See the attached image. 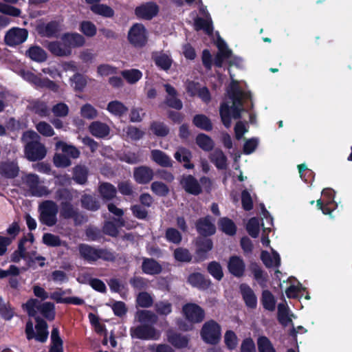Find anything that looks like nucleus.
Masks as SVG:
<instances>
[{"mask_svg": "<svg viewBox=\"0 0 352 352\" xmlns=\"http://www.w3.org/2000/svg\"><path fill=\"white\" fill-rule=\"evenodd\" d=\"M231 82L226 90V97L230 100L232 104L230 106L224 102L220 108V115L223 124L230 127L232 120H236L241 117V113L244 111L243 107V100L251 99V93L245 91L242 86V82L234 80L232 75Z\"/></svg>", "mask_w": 352, "mask_h": 352, "instance_id": "obj_1", "label": "nucleus"}, {"mask_svg": "<svg viewBox=\"0 0 352 352\" xmlns=\"http://www.w3.org/2000/svg\"><path fill=\"white\" fill-rule=\"evenodd\" d=\"M135 318L142 325L131 330L133 337L141 339H155L159 336V333L148 325L157 322L156 314L151 311L140 310L137 312Z\"/></svg>", "mask_w": 352, "mask_h": 352, "instance_id": "obj_2", "label": "nucleus"}, {"mask_svg": "<svg viewBox=\"0 0 352 352\" xmlns=\"http://www.w3.org/2000/svg\"><path fill=\"white\" fill-rule=\"evenodd\" d=\"M22 140L25 143V154L30 161L40 160L46 155L45 146L39 142L38 135L33 131H28L23 133Z\"/></svg>", "mask_w": 352, "mask_h": 352, "instance_id": "obj_3", "label": "nucleus"}, {"mask_svg": "<svg viewBox=\"0 0 352 352\" xmlns=\"http://www.w3.org/2000/svg\"><path fill=\"white\" fill-rule=\"evenodd\" d=\"M34 237L32 234L29 236V239H23L16 250L11 256V261L13 262H19L21 259H24L28 263H34L36 261H40L39 265L41 267L45 265V258L43 256H37L36 251L32 249Z\"/></svg>", "mask_w": 352, "mask_h": 352, "instance_id": "obj_4", "label": "nucleus"}, {"mask_svg": "<svg viewBox=\"0 0 352 352\" xmlns=\"http://www.w3.org/2000/svg\"><path fill=\"white\" fill-rule=\"evenodd\" d=\"M182 314L186 322H179V327L183 331L192 329L194 324L201 322L205 317L204 310L195 303L184 305L182 307Z\"/></svg>", "mask_w": 352, "mask_h": 352, "instance_id": "obj_5", "label": "nucleus"}, {"mask_svg": "<svg viewBox=\"0 0 352 352\" xmlns=\"http://www.w3.org/2000/svg\"><path fill=\"white\" fill-rule=\"evenodd\" d=\"M23 307L30 316H35L37 311H40L47 319L53 320L54 318V306L51 302H44L40 305L37 300L30 299Z\"/></svg>", "mask_w": 352, "mask_h": 352, "instance_id": "obj_6", "label": "nucleus"}, {"mask_svg": "<svg viewBox=\"0 0 352 352\" xmlns=\"http://www.w3.org/2000/svg\"><path fill=\"white\" fill-rule=\"evenodd\" d=\"M217 47L219 52L214 59V64L218 67H221L223 61H227L230 65H236L241 66L242 65V60L239 57H232L231 51L228 49L224 41L219 38L216 41Z\"/></svg>", "mask_w": 352, "mask_h": 352, "instance_id": "obj_7", "label": "nucleus"}, {"mask_svg": "<svg viewBox=\"0 0 352 352\" xmlns=\"http://www.w3.org/2000/svg\"><path fill=\"white\" fill-rule=\"evenodd\" d=\"M36 333L34 331L33 323L31 321H28L27 322L25 327L27 338L28 340L34 338L38 342H45L47 340L49 334L47 331V324L44 320L39 318H36Z\"/></svg>", "mask_w": 352, "mask_h": 352, "instance_id": "obj_8", "label": "nucleus"}, {"mask_svg": "<svg viewBox=\"0 0 352 352\" xmlns=\"http://www.w3.org/2000/svg\"><path fill=\"white\" fill-rule=\"evenodd\" d=\"M128 40L136 47H142L148 41V31L141 23H135L129 30Z\"/></svg>", "mask_w": 352, "mask_h": 352, "instance_id": "obj_9", "label": "nucleus"}, {"mask_svg": "<svg viewBox=\"0 0 352 352\" xmlns=\"http://www.w3.org/2000/svg\"><path fill=\"white\" fill-rule=\"evenodd\" d=\"M316 206L324 214L333 218L331 213L337 207L334 201L333 190L331 188L324 189L322 192V198L316 201Z\"/></svg>", "mask_w": 352, "mask_h": 352, "instance_id": "obj_10", "label": "nucleus"}, {"mask_svg": "<svg viewBox=\"0 0 352 352\" xmlns=\"http://www.w3.org/2000/svg\"><path fill=\"white\" fill-rule=\"evenodd\" d=\"M201 336L206 342L216 344L221 338V327L217 322L209 320L203 325Z\"/></svg>", "mask_w": 352, "mask_h": 352, "instance_id": "obj_11", "label": "nucleus"}, {"mask_svg": "<svg viewBox=\"0 0 352 352\" xmlns=\"http://www.w3.org/2000/svg\"><path fill=\"white\" fill-rule=\"evenodd\" d=\"M40 220L44 224L52 226L56 222V214L58 207L55 203L52 201H46L42 203L39 206Z\"/></svg>", "mask_w": 352, "mask_h": 352, "instance_id": "obj_12", "label": "nucleus"}, {"mask_svg": "<svg viewBox=\"0 0 352 352\" xmlns=\"http://www.w3.org/2000/svg\"><path fill=\"white\" fill-rule=\"evenodd\" d=\"M28 36V32L23 28H13L7 32L5 42L9 46H15L25 42Z\"/></svg>", "mask_w": 352, "mask_h": 352, "instance_id": "obj_13", "label": "nucleus"}, {"mask_svg": "<svg viewBox=\"0 0 352 352\" xmlns=\"http://www.w3.org/2000/svg\"><path fill=\"white\" fill-rule=\"evenodd\" d=\"M159 8L155 3L148 2L137 7L135 12L138 18L151 19L157 14Z\"/></svg>", "mask_w": 352, "mask_h": 352, "instance_id": "obj_14", "label": "nucleus"}, {"mask_svg": "<svg viewBox=\"0 0 352 352\" xmlns=\"http://www.w3.org/2000/svg\"><path fill=\"white\" fill-rule=\"evenodd\" d=\"M24 182L30 188L32 195L35 196H43L47 193V189L39 185V181L37 175L29 174L24 177Z\"/></svg>", "mask_w": 352, "mask_h": 352, "instance_id": "obj_15", "label": "nucleus"}, {"mask_svg": "<svg viewBox=\"0 0 352 352\" xmlns=\"http://www.w3.org/2000/svg\"><path fill=\"white\" fill-rule=\"evenodd\" d=\"M228 268L229 272L236 277L243 275L245 265L243 259L237 256H231L228 261Z\"/></svg>", "mask_w": 352, "mask_h": 352, "instance_id": "obj_16", "label": "nucleus"}, {"mask_svg": "<svg viewBox=\"0 0 352 352\" xmlns=\"http://www.w3.org/2000/svg\"><path fill=\"white\" fill-rule=\"evenodd\" d=\"M200 12L205 19L197 18L195 21V28L196 30H203L206 34H210L213 30L211 19L206 13V8H201Z\"/></svg>", "mask_w": 352, "mask_h": 352, "instance_id": "obj_17", "label": "nucleus"}, {"mask_svg": "<svg viewBox=\"0 0 352 352\" xmlns=\"http://www.w3.org/2000/svg\"><path fill=\"white\" fill-rule=\"evenodd\" d=\"M61 39L63 43L70 49L72 47H82L85 43V38L81 34L76 32L65 34L63 35Z\"/></svg>", "mask_w": 352, "mask_h": 352, "instance_id": "obj_18", "label": "nucleus"}, {"mask_svg": "<svg viewBox=\"0 0 352 352\" xmlns=\"http://www.w3.org/2000/svg\"><path fill=\"white\" fill-rule=\"evenodd\" d=\"M134 178L140 184L148 183L153 177V170L146 166L136 168L134 170Z\"/></svg>", "mask_w": 352, "mask_h": 352, "instance_id": "obj_19", "label": "nucleus"}, {"mask_svg": "<svg viewBox=\"0 0 352 352\" xmlns=\"http://www.w3.org/2000/svg\"><path fill=\"white\" fill-rule=\"evenodd\" d=\"M164 87L167 93L166 104L172 108L181 109L183 106L182 102L177 98V91L175 89L168 84L164 85Z\"/></svg>", "mask_w": 352, "mask_h": 352, "instance_id": "obj_20", "label": "nucleus"}, {"mask_svg": "<svg viewBox=\"0 0 352 352\" xmlns=\"http://www.w3.org/2000/svg\"><path fill=\"white\" fill-rule=\"evenodd\" d=\"M261 258L267 267H278L280 265V256L274 250H272L271 253L263 251Z\"/></svg>", "mask_w": 352, "mask_h": 352, "instance_id": "obj_21", "label": "nucleus"}, {"mask_svg": "<svg viewBox=\"0 0 352 352\" xmlns=\"http://www.w3.org/2000/svg\"><path fill=\"white\" fill-rule=\"evenodd\" d=\"M240 289L246 305L250 308H255L257 305V298L252 289L245 284H242Z\"/></svg>", "mask_w": 352, "mask_h": 352, "instance_id": "obj_22", "label": "nucleus"}, {"mask_svg": "<svg viewBox=\"0 0 352 352\" xmlns=\"http://www.w3.org/2000/svg\"><path fill=\"white\" fill-rule=\"evenodd\" d=\"M181 184L186 191L189 193L198 195L201 192V187L197 181L190 175L184 177Z\"/></svg>", "mask_w": 352, "mask_h": 352, "instance_id": "obj_23", "label": "nucleus"}, {"mask_svg": "<svg viewBox=\"0 0 352 352\" xmlns=\"http://www.w3.org/2000/svg\"><path fill=\"white\" fill-rule=\"evenodd\" d=\"M25 55L36 62H43L47 59V53L38 45H32L26 51Z\"/></svg>", "mask_w": 352, "mask_h": 352, "instance_id": "obj_24", "label": "nucleus"}, {"mask_svg": "<svg viewBox=\"0 0 352 352\" xmlns=\"http://www.w3.org/2000/svg\"><path fill=\"white\" fill-rule=\"evenodd\" d=\"M198 232L203 235H211L215 232V226L209 217L200 219L197 224Z\"/></svg>", "mask_w": 352, "mask_h": 352, "instance_id": "obj_25", "label": "nucleus"}, {"mask_svg": "<svg viewBox=\"0 0 352 352\" xmlns=\"http://www.w3.org/2000/svg\"><path fill=\"white\" fill-rule=\"evenodd\" d=\"M90 133L98 138H103L109 133V127L104 123L94 122L89 126Z\"/></svg>", "mask_w": 352, "mask_h": 352, "instance_id": "obj_26", "label": "nucleus"}, {"mask_svg": "<svg viewBox=\"0 0 352 352\" xmlns=\"http://www.w3.org/2000/svg\"><path fill=\"white\" fill-rule=\"evenodd\" d=\"M174 156L177 161L184 163V166L186 168H192L193 167V165L190 163L192 154L188 149L184 147H179Z\"/></svg>", "mask_w": 352, "mask_h": 352, "instance_id": "obj_27", "label": "nucleus"}, {"mask_svg": "<svg viewBox=\"0 0 352 352\" xmlns=\"http://www.w3.org/2000/svg\"><path fill=\"white\" fill-rule=\"evenodd\" d=\"M50 51L57 56H69L72 53L71 49L66 46L65 43L63 44L58 42H52L48 44Z\"/></svg>", "mask_w": 352, "mask_h": 352, "instance_id": "obj_28", "label": "nucleus"}, {"mask_svg": "<svg viewBox=\"0 0 352 352\" xmlns=\"http://www.w3.org/2000/svg\"><path fill=\"white\" fill-rule=\"evenodd\" d=\"M107 111L115 116H122L128 110L127 107L118 100H113L107 104Z\"/></svg>", "mask_w": 352, "mask_h": 352, "instance_id": "obj_29", "label": "nucleus"}, {"mask_svg": "<svg viewBox=\"0 0 352 352\" xmlns=\"http://www.w3.org/2000/svg\"><path fill=\"white\" fill-rule=\"evenodd\" d=\"M142 267L143 272L148 274H157L162 271L161 265L153 259H144Z\"/></svg>", "mask_w": 352, "mask_h": 352, "instance_id": "obj_30", "label": "nucleus"}, {"mask_svg": "<svg viewBox=\"0 0 352 352\" xmlns=\"http://www.w3.org/2000/svg\"><path fill=\"white\" fill-rule=\"evenodd\" d=\"M56 151H60L68 157L77 158L79 156V151L72 145H69L64 142L58 141L56 144Z\"/></svg>", "mask_w": 352, "mask_h": 352, "instance_id": "obj_31", "label": "nucleus"}, {"mask_svg": "<svg viewBox=\"0 0 352 352\" xmlns=\"http://www.w3.org/2000/svg\"><path fill=\"white\" fill-rule=\"evenodd\" d=\"M153 59L156 65L164 70H168L170 67L173 62L170 56L164 53L155 54Z\"/></svg>", "mask_w": 352, "mask_h": 352, "instance_id": "obj_32", "label": "nucleus"}, {"mask_svg": "<svg viewBox=\"0 0 352 352\" xmlns=\"http://www.w3.org/2000/svg\"><path fill=\"white\" fill-rule=\"evenodd\" d=\"M122 76L129 84H135L142 77L141 71L137 69H130L123 70L121 72Z\"/></svg>", "mask_w": 352, "mask_h": 352, "instance_id": "obj_33", "label": "nucleus"}, {"mask_svg": "<svg viewBox=\"0 0 352 352\" xmlns=\"http://www.w3.org/2000/svg\"><path fill=\"white\" fill-rule=\"evenodd\" d=\"M151 158L162 166H170L172 164L170 158L160 150H153L151 151Z\"/></svg>", "mask_w": 352, "mask_h": 352, "instance_id": "obj_34", "label": "nucleus"}, {"mask_svg": "<svg viewBox=\"0 0 352 352\" xmlns=\"http://www.w3.org/2000/svg\"><path fill=\"white\" fill-rule=\"evenodd\" d=\"M188 281L191 285L202 289L208 287L210 285V281L206 280L203 275L199 273L190 274Z\"/></svg>", "mask_w": 352, "mask_h": 352, "instance_id": "obj_35", "label": "nucleus"}, {"mask_svg": "<svg viewBox=\"0 0 352 352\" xmlns=\"http://www.w3.org/2000/svg\"><path fill=\"white\" fill-rule=\"evenodd\" d=\"M292 314H289L287 305L285 303H280L278 305V317L280 323L284 325L288 324L292 322Z\"/></svg>", "mask_w": 352, "mask_h": 352, "instance_id": "obj_36", "label": "nucleus"}, {"mask_svg": "<svg viewBox=\"0 0 352 352\" xmlns=\"http://www.w3.org/2000/svg\"><path fill=\"white\" fill-rule=\"evenodd\" d=\"M52 346L50 352H63V342L58 336V330L57 328H53L51 334Z\"/></svg>", "mask_w": 352, "mask_h": 352, "instance_id": "obj_37", "label": "nucleus"}, {"mask_svg": "<svg viewBox=\"0 0 352 352\" xmlns=\"http://www.w3.org/2000/svg\"><path fill=\"white\" fill-rule=\"evenodd\" d=\"M91 10L98 15H101L104 17H111L113 15V10L109 6L100 4L96 3L91 6Z\"/></svg>", "mask_w": 352, "mask_h": 352, "instance_id": "obj_38", "label": "nucleus"}, {"mask_svg": "<svg viewBox=\"0 0 352 352\" xmlns=\"http://www.w3.org/2000/svg\"><path fill=\"white\" fill-rule=\"evenodd\" d=\"M261 302L263 307L269 311L275 309L276 300L273 294L268 290H264L262 294Z\"/></svg>", "mask_w": 352, "mask_h": 352, "instance_id": "obj_39", "label": "nucleus"}, {"mask_svg": "<svg viewBox=\"0 0 352 352\" xmlns=\"http://www.w3.org/2000/svg\"><path fill=\"white\" fill-rule=\"evenodd\" d=\"M211 161L215 164V166L219 168H225L227 166L226 157L223 153L220 150H215L211 154Z\"/></svg>", "mask_w": 352, "mask_h": 352, "instance_id": "obj_40", "label": "nucleus"}, {"mask_svg": "<svg viewBox=\"0 0 352 352\" xmlns=\"http://www.w3.org/2000/svg\"><path fill=\"white\" fill-rule=\"evenodd\" d=\"M18 172L19 168L14 162H6L1 166V173L7 177H14Z\"/></svg>", "mask_w": 352, "mask_h": 352, "instance_id": "obj_41", "label": "nucleus"}, {"mask_svg": "<svg viewBox=\"0 0 352 352\" xmlns=\"http://www.w3.org/2000/svg\"><path fill=\"white\" fill-rule=\"evenodd\" d=\"M197 144L204 151H210L213 146V141L206 135L201 133L196 138Z\"/></svg>", "mask_w": 352, "mask_h": 352, "instance_id": "obj_42", "label": "nucleus"}, {"mask_svg": "<svg viewBox=\"0 0 352 352\" xmlns=\"http://www.w3.org/2000/svg\"><path fill=\"white\" fill-rule=\"evenodd\" d=\"M220 229L227 234L233 235L236 232V226L233 221L228 218H222L219 221Z\"/></svg>", "mask_w": 352, "mask_h": 352, "instance_id": "obj_43", "label": "nucleus"}, {"mask_svg": "<svg viewBox=\"0 0 352 352\" xmlns=\"http://www.w3.org/2000/svg\"><path fill=\"white\" fill-rule=\"evenodd\" d=\"M289 283V287L285 290L286 295L288 298H296L301 289L300 283L294 278L288 279Z\"/></svg>", "mask_w": 352, "mask_h": 352, "instance_id": "obj_44", "label": "nucleus"}, {"mask_svg": "<svg viewBox=\"0 0 352 352\" xmlns=\"http://www.w3.org/2000/svg\"><path fill=\"white\" fill-rule=\"evenodd\" d=\"M99 192L103 199H111L115 197L116 190L113 185L108 183H104L100 186Z\"/></svg>", "mask_w": 352, "mask_h": 352, "instance_id": "obj_45", "label": "nucleus"}, {"mask_svg": "<svg viewBox=\"0 0 352 352\" xmlns=\"http://www.w3.org/2000/svg\"><path fill=\"white\" fill-rule=\"evenodd\" d=\"M80 31L88 37H93L96 34V26L91 21H84L80 24Z\"/></svg>", "mask_w": 352, "mask_h": 352, "instance_id": "obj_46", "label": "nucleus"}, {"mask_svg": "<svg viewBox=\"0 0 352 352\" xmlns=\"http://www.w3.org/2000/svg\"><path fill=\"white\" fill-rule=\"evenodd\" d=\"M155 310L160 316H167L172 312V304L166 300H160L155 304Z\"/></svg>", "mask_w": 352, "mask_h": 352, "instance_id": "obj_47", "label": "nucleus"}, {"mask_svg": "<svg viewBox=\"0 0 352 352\" xmlns=\"http://www.w3.org/2000/svg\"><path fill=\"white\" fill-rule=\"evenodd\" d=\"M194 124L206 131H209L212 129V124L210 120L204 115H197L193 119Z\"/></svg>", "mask_w": 352, "mask_h": 352, "instance_id": "obj_48", "label": "nucleus"}, {"mask_svg": "<svg viewBox=\"0 0 352 352\" xmlns=\"http://www.w3.org/2000/svg\"><path fill=\"white\" fill-rule=\"evenodd\" d=\"M136 302L141 307H149L153 303V298L150 294L142 292L138 295Z\"/></svg>", "mask_w": 352, "mask_h": 352, "instance_id": "obj_49", "label": "nucleus"}, {"mask_svg": "<svg viewBox=\"0 0 352 352\" xmlns=\"http://www.w3.org/2000/svg\"><path fill=\"white\" fill-rule=\"evenodd\" d=\"M257 344L259 352H276L270 340L265 336L258 339Z\"/></svg>", "mask_w": 352, "mask_h": 352, "instance_id": "obj_50", "label": "nucleus"}, {"mask_svg": "<svg viewBox=\"0 0 352 352\" xmlns=\"http://www.w3.org/2000/svg\"><path fill=\"white\" fill-rule=\"evenodd\" d=\"M80 115L86 119L92 120L97 117V110L90 104H85L80 108Z\"/></svg>", "mask_w": 352, "mask_h": 352, "instance_id": "obj_51", "label": "nucleus"}, {"mask_svg": "<svg viewBox=\"0 0 352 352\" xmlns=\"http://www.w3.org/2000/svg\"><path fill=\"white\" fill-rule=\"evenodd\" d=\"M79 251L80 254L87 260L94 261L98 256L95 250L86 245H81L79 247Z\"/></svg>", "mask_w": 352, "mask_h": 352, "instance_id": "obj_52", "label": "nucleus"}, {"mask_svg": "<svg viewBox=\"0 0 352 352\" xmlns=\"http://www.w3.org/2000/svg\"><path fill=\"white\" fill-rule=\"evenodd\" d=\"M43 242L47 246L52 247L65 245V243L61 242L58 236L50 233L44 234L43 236Z\"/></svg>", "mask_w": 352, "mask_h": 352, "instance_id": "obj_53", "label": "nucleus"}, {"mask_svg": "<svg viewBox=\"0 0 352 352\" xmlns=\"http://www.w3.org/2000/svg\"><path fill=\"white\" fill-rule=\"evenodd\" d=\"M224 342L226 346L232 350L235 349L238 344V339L236 335L232 331H228L224 336Z\"/></svg>", "mask_w": 352, "mask_h": 352, "instance_id": "obj_54", "label": "nucleus"}, {"mask_svg": "<svg viewBox=\"0 0 352 352\" xmlns=\"http://www.w3.org/2000/svg\"><path fill=\"white\" fill-rule=\"evenodd\" d=\"M260 230V225L258 219L254 217L249 220L247 224V230L250 235L256 238L258 236Z\"/></svg>", "mask_w": 352, "mask_h": 352, "instance_id": "obj_55", "label": "nucleus"}, {"mask_svg": "<svg viewBox=\"0 0 352 352\" xmlns=\"http://www.w3.org/2000/svg\"><path fill=\"white\" fill-rule=\"evenodd\" d=\"M209 273L216 279L221 280L223 276L222 268L219 263L212 262L208 266Z\"/></svg>", "mask_w": 352, "mask_h": 352, "instance_id": "obj_56", "label": "nucleus"}, {"mask_svg": "<svg viewBox=\"0 0 352 352\" xmlns=\"http://www.w3.org/2000/svg\"><path fill=\"white\" fill-rule=\"evenodd\" d=\"M36 130L43 135L51 137L54 135V131L51 125L45 122H40L36 125Z\"/></svg>", "mask_w": 352, "mask_h": 352, "instance_id": "obj_57", "label": "nucleus"}, {"mask_svg": "<svg viewBox=\"0 0 352 352\" xmlns=\"http://www.w3.org/2000/svg\"><path fill=\"white\" fill-rule=\"evenodd\" d=\"M251 269L254 278L262 287H263L267 281L266 274H265L262 270L256 265H252Z\"/></svg>", "mask_w": 352, "mask_h": 352, "instance_id": "obj_58", "label": "nucleus"}, {"mask_svg": "<svg viewBox=\"0 0 352 352\" xmlns=\"http://www.w3.org/2000/svg\"><path fill=\"white\" fill-rule=\"evenodd\" d=\"M87 81L85 76L80 74H76L72 79V86L78 91L82 90L87 85Z\"/></svg>", "mask_w": 352, "mask_h": 352, "instance_id": "obj_59", "label": "nucleus"}, {"mask_svg": "<svg viewBox=\"0 0 352 352\" xmlns=\"http://www.w3.org/2000/svg\"><path fill=\"white\" fill-rule=\"evenodd\" d=\"M168 341L176 347L182 348L187 345L188 340L185 337H181L179 335L169 333Z\"/></svg>", "mask_w": 352, "mask_h": 352, "instance_id": "obj_60", "label": "nucleus"}, {"mask_svg": "<svg viewBox=\"0 0 352 352\" xmlns=\"http://www.w3.org/2000/svg\"><path fill=\"white\" fill-rule=\"evenodd\" d=\"M54 163L57 167H67L71 164L69 157L64 153H56L54 157Z\"/></svg>", "mask_w": 352, "mask_h": 352, "instance_id": "obj_61", "label": "nucleus"}, {"mask_svg": "<svg viewBox=\"0 0 352 352\" xmlns=\"http://www.w3.org/2000/svg\"><path fill=\"white\" fill-rule=\"evenodd\" d=\"M166 239L173 243H179L182 241V235L175 228H168L166 232Z\"/></svg>", "mask_w": 352, "mask_h": 352, "instance_id": "obj_62", "label": "nucleus"}, {"mask_svg": "<svg viewBox=\"0 0 352 352\" xmlns=\"http://www.w3.org/2000/svg\"><path fill=\"white\" fill-rule=\"evenodd\" d=\"M0 314L6 320L12 318L14 312L10 305L0 300Z\"/></svg>", "mask_w": 352, "mask_h": 352, "instance_id": "obj_63", "label": "nucleus"}, {"mask_svg": "<svg viewBox=\"0 0 352 352\" xmlns=\"http://www.w3.org/2000/svg\"><path fill=\"white\" fill-rule=\"evenodd\" d=\"M74 179L79 184H82L87 179V170L85 167L77 166L74 170Z\"/></svg>", "mask_w": 352, "mask_h": 352, "instance_id": "obj_64", "label": "nucleus"}]
</instances>
